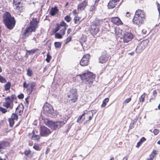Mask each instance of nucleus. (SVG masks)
Segmentation results:
<instances>
[{"label":"nucleus","instance_id":"obj_1","mask_svg":"<svg viewBox=\"0 0 160 160\" xmlns=\"http://www.w3.org/2000/svg\"><path fill=\"white\" fill-rule=\"evenodd\" d=\"M80 77L82 82L89 87L92 85L95 76L92 72L87 71V72L81 75Z\"/></svg>","mask_w":160,"mask_h":160},{"label":"nucleus","instance_id":"obj_2","mask_svg":"<svg viewBox=\"0 0 160 160\" xmlns=\"http://www.w3.org/2000/svg\"><path fill=\"white\" fill-rule=\"evenodd\" d=\"M3 20L5 26L9 29H12L14 27L15 24L14 18L10 13L7 12L5 13Z\"/></svg>","mask_w":160,"mask_h":160},{"label":"nucleus","instance_id":"obj_3","mask_svg":"<svg viewBox=\"0 0 160 160\" xmlns=\"http://www.w3.org/2000/svg\"><path fill=\"white\" fill-rule=\"evenodd\" d=\"M145 13L141 10L137 11L132 20L133 22L138 25H141L145 18Z\"/></svg>","mask_w":160,"mask_h":160},{"label":"nucleus","instance_id":"obj_4","mask_svg":"<svg viewBox=\"0 0 160 160\" xmlns=\"http://www.w3.org/2000/svg\"><path fill=\"white\" fill-rule=\"evenodd\" d=\"M37 24L38 22L36 20L33 19L31 22L29 26L25 30L22 34V38H26L28 36L29 33L34 31Z\"/></svg>","mask_w":160,"mask_h":160},{"label":"nucleus","instance_id":"obj_5","mask_svg":"<svg viewBox=\"0 0 160 160\" xmlns=\"http://www.w3.org/2000/svg\"><path fill=\"white\" fill-rule=\"evenodd\" d=\"M46 124L53 130H56L62 126L65 122L63 121H58L56 122L47 120Z\"/></svg>","mask_w":160,"mask_h":160},{"label":"nucleus","instance_id":"obj_6","mask_svg":"<svg viewBox=\"0 0 160 160\" xmlns=\"http://www.w3.org/2000/svg\"><path fill=\"white\" fill-rule=\"evenodd\" d=\"M43 114L46 116L52 117L54 113L52 107L47 103H46L43 106Z\"/></svg>","mask_w":160,"mask_h":160},{"label":"nucleus","instance_id":"obj_7","mask_svg":"<svg viewBox=\"0 0 160 160\" xmlns=\"http://www.w3.org/2000/svg\"><path fill=\"white\" fill-rule=\"evenodd\" d=\"M147 45V42L146 41L143 40L140 42L138 44L136 49L137 53L141 52L145 48Z\"/></svg>","mask_w":160,"mask_h":160},{"label":"nucleus","instance_id":"obj_8","mask_svg":"<svg viewBox=\"0 0 160 160\" xmlns=\"http://www.w3.org/2000/svg\"><path fill=\"white\" fill-rule=\"evenodd\" d=\"M100 22L102 21L100 20H97L96 21V24L91 26L90 32L93 35H95L98 32L99 30V28L98 26L100 25Z\"/></svg>","mask_w":160,"mask_h":160},{"label":"nucleus","instance_id":"obj_9","mask_svg":"<svg viewBox=\"0 0 160 160\" xmlns=\"http://www.w3.org/2000/svg\"><path fill=\"white\" fill-rule=\"evenodd\" d=\"M23 87L26 88L27 90L30 92H32V90L35 86V83L33 82H30L28 83H27L26 82H24L23 83Z\"/></svg>","mask_w":160,"mask_h":160},{"label":"nucleus","instance_id":"obj_10","mask_svg":"<svg viewBox=\"0 0 160 160\" xmlns=\"http://www.w3.org/2000/svg\"><path fill=\"white\" fill-rule=\"evenodd\" d=\"M40 131V134L42 136L47 137L51 133L50 130L45 126L41 127Z\"/></svg>","mask_w":160,"mask_h":160},{"label":"nucleus","instance_id":"obj_11","mask_svg":"<svg viewBox=\"0 0 160 160\" xmlns=\"http://www.w3.org/2000/svg\"><path fill=\"white\" fill-rule=\"evenodd\" d=\"M68 100L70 103L75 102L78 99L77 94L75 92L74 93L70 92L68 93Z\"/></svg>","mask_w":160,"mask_h":160},{"label":"nucleus","instance_id":"obj_12","mask_svg":"<svg viewBox=\"0 0 160 160\" xmlns=\"http://www.w3.org/2000/svg\"><path fill=\"white\" fill-rule=\"evenodd\" d=\"M90 56L89 54L85 55L80 62V64L82 66L87 65L89 63V60Z\"/></svg>","mask_w":160,"mask_h":160},{"label":"nucleus","instance_id":"obj_13","mask_svg":"<svg viewBox=\"0 0 160 160\" xmlns=\"http://www.w3.org/2000/svg\"><path fill=\"white\" fill-rule=\"evenodd\" d=\"M133 38V34L129 32H126L123 36V41L126 42H128L131 41Z\"/></svg>","mask_w":160,"mask_h":160},{"label":"nucleus","instance_id":"obj_14","mask_svg":"<svg viewBox=\"0 0 160 160\" xmlns=\"http://www.w3.org/2000/svg\"><path fill=\"white\" fill-rule=\"evenodd\" d=\"M109 58L108 55L106 54V52H103L99 58V62L102 63H105L108 60Z\"/></svg>","mask_w":160,"mask_h":160},{"label":"nucleus","instance_id":"obj_15","mask_svg":"<svg viewBox=\"0 0 160 160\" xmlns=\"http://www.w3.org/2000/svg\"><path fill=\"white\" fill-rule=\"evenodd\" d=\"M60 25L61 26V28L60 29L59 33L62 35L65 34L66 27L68 26L67 24L63 21H62L60 23Z\"/></svg>","mask_w":160,"mask_h":160},{"label":"nucleus","instance_id":"obj_16","mask_svg":"<svg viewBox=\"0 0 160 160\" xmlns=\"http://www.w3.org/2000/svg\"><path fill=\"white\" fill-rule=\"evenodd\" d=\"M88 5V0H85L78 5V9L81 11L83 10Z\"/></svg>","mask_w":160,"mask_h":160},{"label":"nucleus","instance_id":"obj_17","mask_svg":"<svg viewBox=\"0 0 160 160\" xmlns=\"http://www.w3.org/2000/svg\"><path fill=\"white\" fill-rule=\"evenodd\" d=\"M3 106L7 108H10L12 109L13 107V101H8L4 102L3 103Z\"/></svg>","mask_w":160,"mask_h":160},{"label":"nucleus","instance_id":"obj_18","mask_svg":"<svg viewBox=\"0 0 160 160\" xmlns=\"http://www.w3.org/2000/svg\"><path fill=\"white\" fill-rule=\"evenodd\" d=\"M111 21L112 23L118 25H120L122 23V22L120 19L117 17L112 18Z\"/></svg>","mask_w":160,"mask_h":160},{"label":"nucleus","instance_id":"obj_19","mask_svg":"<svg viewBox=\"0 0 160 160\" xmlns=\"http://www.w3.org/2000/svg\"><path fill=\"white\" fill-rule=\"evenodd\" d=\"M158 151L155 150H153L151 154L150 155L149 158H148L147 160H153L154 158L157 154Z\"/></svg>","mask_w":160,"mask_h":160},{"label":"nucleus","instance_id":"obj_20","mask_svg":"<svg viewBox=\"0 0 160 160\" xmlns=\"http://www.w3.org/2000/svg\"><path fill=\"white\" fill-rule=\"evenodd\" d=\"M116 5V2L113 0L109 1L108 4V7L109 9H112L114 8Z\"/></svg>","mask_w":160,"mask_h":160},{"label":"nucleus","instance_id":"obj_21","mask_svg":"<svg viewBox=\"0 0 160 160\" xmlns=\"http://www.w3.org/2000/svg\"><path fill=\"white\" fill-rule=\"evenodd\" d=\"M122 33V30L117 28H115V33L117 36L119 37Z\"/></svg>","mask_w":160,"mask_h":160},{"label":"nucleus","instance_id":"obj_22","mask_svg":"<svg viewBox=\"0 0 160 160\" xmlns=\"http://www.w3.org/2000/svg\"><path fill=\"white\" fill-rule=\"evenodd\" d=\"M58 11V10L57 7L52 8L50 11V14L52 16H53L55 15Z\"/></svg>","mask_w":160,"mask_h":160},{"label":"nucleus","instance_id":"obj_23","mask_svg":"<svg viewBox=\"0 0 160 160\" xmlns=\"http://www.w3.org/2000/svg\"><path fill=\"white\" fill-rule=\"evenodd\" d=\"M80 19V17L76 16H75L73 19L74 23L77 25L79 24L81 22Z\"/></svg>","mask_w":160,"mask_h":160},{"label":"nucleus","instance_id":"obj_24","mask_svg":"<svg viewBox=\"0 0 160 160\" xmlns=\"http://www.w3.org/2000/svg\"><path fill=\"white\" fill-rule=\"evenodd\" d=\"M93 111H90L86 114L87 116L88 117V120L89 121L92 119L93 115Z\"/></svg>","mask_w":160,"mask_h":160},{"label":"nucleus","instance_id":"obj_25","mask_svg":"<svg viewBox=\"0 0 160 160\" xmlns=\"http://www.w3.org/2000/svg\"><path fill=\"white\" fill-rule=\"evenodd\" d=\"M23 107V106H22V107H21L20 106H19L16 108V112L17 113H18L19 115H20L22 112Z\"/></svg>","mask_w":160,"mask_h":160},{"label":"nucleus","instance_id":"obj_26","mask_svg":"<svg viewBox=\"0 0 160 160\" xmlns=\"http://www.w3.org/2000/svg\"><path fill=\"white\" fill-rule=\"evenodd\" d=\"M32 138L35 140H38L40 138V136L38 134H36L35 131H34V132L32 136Z\"/></svg>","mask_w":160,"mask_h":160},{"label":"nucleus","instance_id":"obj_27","mask_svg":"<svg viewBox=\"0 0 160 160\" xmlns=\"http://www.w3.org/2000/svg\"><path fill=\"white\" fill-rule=\"evenodd\" d=\"M146 139L145 138L143 137L142 138L140 141L137 143L136 147L138 148H139L142 142L146 141Z\"/></svg>","mask_w":160,"mask_h":160},{"label":"nucleus","instance_id":"obj_28","mask_svg":"<svg viewBox=\"0 0 160 160\" xmlns=\"http://www.w3.org/2000/svg\"><path fill=\"white\" fill-rule=\"evenodd\" d=\"M11 84L10 82H7L4 86V90L5 91L9 90L11 87Z\"/></svg>","mask_w":160,"mask_h":160},{"label":"nucleus","instance_id":"obj_29","mask_svg":"<svg viewBox=\"0 0 160 160\" xmlns=\"http://www.w3.org/2000/svg\"><path fill=\"white\" fill-rule=\"evenodd\" d=\"M24 153L26 156L30 158H32L31 152L29 150L25 151Z\"/></svg>","mask_w":160,"mask_h":160},{"label":"nucleus","instance_id":"obj_30","mask_svg":"<svg viewBox=\"0 0 160 160\" xmlns=\"http://www.w3.org/2000/svg\"><path fill=\"white\" fill-rule=\"evenodd\" d=\"M61 26L60 25V23L59 24H57L55 26V28L53 30V32H56L59 30L61 29Z\"/></svg>","mask_w":160,"mask_h":160},{"label":"nucleus","instance_id":"obj_31","mask_svg":"<svg viewBox=\"0 0 160 160\" xmlns=\"http://www.w3.org/2000/svg\"><path fill=\"white\" fill-rule=\"evenodd\" d=\"M109 101V99L108 98H105L102 101V103L101 105V106L102 107H105L107 103Z\"/></svg>","mask_w":160,"mask_h":160},{"label":"nucleus","instance_id":"obj_32","mask_svg":"<svg viewBox=\"0 0 160 160\" xmlns=\"http://www.w3.org/2000/svg\"><path fill=\"white\" fill-rule=\"evenodd\" d=\"M21 0H13V6L20 5H21Z\"/></svg>","mask_w":160,"mask_h":160},{"label":"nucleus","instance_id":"obj_33","mask_svg":"<svg viewBox=\"0 0 160 160\" xmlns=\"http://www.w3.org/2000/svg\"><path fill=\"white\" fill-rule=\"evenodd\" d=\"M14 7H15V9L18 12L20 11L22 9V6L21 4L20 5L15 6H14Z\"/></svg>","mask_w":160,"mask_h":160},{"label":"nucleus","instance_id":"obj_34","mask_svg":"<svg viewBox=\"0 0 160 160\" xmlns=\"http://www.w3.org/2000/svg\"><path fill=\"white\" fill-rule=\"evenodd\" d=\"M10 118L13 120H17L18 119V116L16 114L13 113L12 114L11 118Z\"/></svg>","mask_w":160,"mask_h":160},{"label":"nucleus","instance_id":"obj_35","mask_svg":"<svg viewBox=\"0 0 160 160\" xmlns=\"http://www.w3.org/2000/svg\"><path fill=\"white\" fill-rule=\"evenodd\" d=\"M33 74V72L32 70L28 68L27 70V75L29 77L31 76Z\"/></svg>","mask_w":160,"mask_h":160},{"label":"nucleus","instance_id":"obj_36","mask_svg":"<svg viewBox=\"0 0 160 160\" xmlns=\"http://www.w3.org/2000/svg\"><path fill=\"white\" fill-rule=\"evenodd\" d=\"M14 120H12V119H11L10 118H8V121L9 122V125L11 127L13 126L14 123Z\"/></svg>","mask_w":160,"mask_h":160},{"label":"nucleus","instance_id":"obj_37","mask_svg":"<svg viewBox=\"0 0 160 160\" xmlns=\"http://www.w3.org/2000/svg\"><path fill=\"white\" fill-rule=\"evenodd\" d=\"M85 113H83L82 115L79 116L78 118V119L77 121V122L78 123H81V120L82 118V117L85 115Z\"/></svg>","mask_w":160,"mask_h":160},{"label":"nucleus","instance_id":"obj_38","mask_svg":"<svg viewBox=\"0 0 160 160\" xmlns=\"http://www.w3.org/2000/svg\"><path fill=\"white\" fill-rule=\"evenodd\" d=\"M55 38L61 39L62 38V35L59 33H56L55 35Z\"/></svg>","mask_w":160,"mask_h":160},{"label":"nucleus","instance_id":"obj_39","mask_svg":"<svg viewBox=\"0 0 160 160\" xmlns=\"http://www.w3.org/2000/svg\"><path fill=\"white\" fill-rule=\"evenodd\" d=\"M145 97V93H144L139 98V101L140 102H143L144 100Z\"/></svg>","mask_w":160,"mask_h":160},{"label":"nucleus","instance_id":"obj_40","mask_svg":"<svg viewBox=\"0 0 160 160\" xmlns=\"http://www.w3.org/2000/svg\"><path fill=\"white\" fill-rule=\"evenodd\" d=\"M36 50L32 49L30 51L27 50L26 54L28 55L30 54H33L34 53L36 52Z\"/></svg>","mask_w":160,"mask_h":160},{"label":"nucleus","instance_id":"obj_41","mask_svg":"<svg viewBox=\"0 0 160 160\" xmlns=\"http://www.w3.org/2000/svg\"><path fill=\"white\" fill-rule=\"evenodd\" d=\"M51 58V57L50 56L49 54V52L48 53L47 55V58L46 59V60L48 62H50V60Z\"/></svg>","mask_w":160,"mask_h":160},{"label":"nucleus","instance_id":"obj_42","mask_svg":"<svg viewBox=\"0 0 160 160\" xmlns=\"http://www.w3.org/2000/svg\"><path fill=\"white\" fill-rule=\"evenodd\" d=\"M61 43L59 42H54V45L56 48H59L61 46Z\"/></svg>","mask_w":160,"mask_h":160},{"label":"nucleus","instance_id":"obj_43","mask_svg":"<svg viewBox=\"0 0 160 160\" xmlns=\"http://www.w3.org/2000/svg\"><path fill=\"white\" fill-rule=\"evenodd\" d=\"M6 79L0 75V82L1 83H5L6 82Z\"/></svg>","mask_w":160,"mask_h":160},{"label":"nucleus","instance_id":"obj_44","mask_svg":"<svg viewBox=\"0 0 160 160\" xmlns=\"http://www.w3.org/2000/svg\"><path fill=\"white\" fill-rule=\"evenodd\" d=\"M64 19L68 22H69L71 20V17L69 15H68L66 16Z\"/></svg>","mask_w":160,"mask_h":160},{"label":"nucleus","instance_id":"obj_45","mask_svg":"<svg viewBox=\"0 0 160 160\" xmlns=\"http://www.w3.org/2000/svg\"><path fill=\"white\" fill-rule=\"evenodd\" d=\"M0 111L2 112L3 113H5L7 111V110L5 108H2V107H0Z\"/></svg>","mask_w":160,"mask_h":160},{"label":"nucleus","instance_id":"obj_46","mask_svg":"<svg viewBox=\"0 0 160 160\" xmlns=\"http://www.w3.org/2000/svg\"><path fill=\"white\" fill-rule=\"evenodd\" d=\"M33 148L36 150L39 151L40 150L39 146L37 144L34 145L33 146Z\"/></svg>","mask_w":160,"mask_h":160},{"label":"nucleus","instance_id":"obj_47","mask_svg":"<svg viewBox=\"0 0 160 160\" xmlns=\"http://www.w3.org/2000/svg\"><path fill=\"white\" fill-rule=\"evenodd\" d=\"M159 132V131L158 129H154V130L153 131V133L155 135H157Z\"/></svg>","mask_w":160,"mask_h":160},{"label":"nucleus","instance_id":"obj_48","mask_svg":"<svg viewBox=\"0 0 160 160\" xmlns=\"http://www.w3.org/2000/svg\"><path fill=\"white\" fill-rule=\"evenodd\" d=\"M72 39V37L70 36L66 40V42H65V44H66L68 43V42H70Z\"/></svg>","mask_w":160,"mask_h":160},{"label":"nucleus","instance_id":"obj_49","mask_svg":"<svg viewBox=\"0 0 160 160\" xmlns=\"http://www.w3.org/2000/svg\"><path fill=\"white\" fill-rule=\"evenodd\" d=\"M95 9V7L94 5L90 7L89 8V11H94Z\"/></svg>","mask_w":160,"mask_h":160},{"label":"nucleus","instance_id":"obj_50","mask_svg":"<svg viewBox=\"0 0 160 160\" xmlns=\"http://www.w3.org/2000/svg\"><path fill=\"white\" fill-rule=\"evenodd\" d=\"M131 98H128L124 101V103H128L131 101Z\"/></svg>","mask_w":160,"mask_h":160},{"label":"nucleus","instance_id":"obj_51","mask_svg":"<svg viewBox=\"0 0 160 160\" xmlns=\"http://www.w3.org/2000/svg\"><path fill=\"white\" fill-rule=\"evenodd\" d=\"M72 13L74 15H76L78 14V12L76 10L74 9L73 10L72 12Z\"/></svg>","mask_w":160,"mask_h":160},{"label":"nucleus","instance_id":"obj_52","mask_svg":"<svg viewBox=\"0 0 160 160\" xmlns=\"http://www.w3.org/2000/svg\"><path fill=\"white\" fill-rule=\"evenodd\" d=\"M142 32L144 34H147V31L146 29H143L142 30Z\"/></svg>","mask_w":160,"mask_h":160},{"label":"nucleus","instance_id":"obj_53","mask_svg":"<svg viewBox=\"0 0 160 160\" xmlns=\"http://www.w3.org/2000/svg\"><path fill=\"white\" fill-rule=\"evenodd\" d=\"M18 97L19 99H22L23 98H24V95L22 94H21L20 95H18Z\"/></svg>","mask_w":160,"mask_h":160},{"label":"nucleus","instance_id":"obj_54","mask_svg":"<svg viewBox=\"0 0 160 160\" xmlns=\"http://www.w3.org/2000/svg\"><path fill=\"white\" fill-rule=\"evenodd\" d=\"M156 4L158 8V10L160 9V4L157 2H156Z\"/></svg>","mask_w":160,"mask_h":160},{"label":"nucleus","instance_id":"obj_55","mask_svg":"<svg viewBox=\"0 0 160 160\" xmlns=\"http://www.w3.org/2000/svg\"><path fill=\"white\" fill-rule=\"evenodd\" d=\"M157 94V92L156 90H153V95L154 96H155Z\"/></svg>","mask_w":160,"mask_h":160},{"label":"nucleus","instance_id":"obj_56","mask_svg":"<svg viewBox=\"0 0 160 160\" xmlns=\"http://www.w3.org/2000/svg\"><path fill=\"white\" fill-rule=\"evenodd\" d=\"M71 32V30L69 28L67 31V33L68 34H69Z\"/></svg>","mask_w":160,"mask_h":160},{"label":"nucleus","instance_id":"obj_57","mask_svg":"<svg viewBox=\"0 0 160 160\" xmlns=\"http://www.w3.org/2000/svg\"><path fill=\"white\" fill-rule=\"evenodd\" d=\"M5 99H6V100H9V101H10V97H7V98H5Z\"/></svg>","mask_w":160,"mask_h":160},{"label":"nucleus","instance_id":"obj_58","mask_svg":"<svg viewBox=\"0 0 160 160\" xmlns=\"http://www.w3.org/2000/svg\"><path fill=\"white\" fill-rule=\"evenodd\" d=\"M123 160H127V158L126 157H125L123 158Z\"/></svg>","mask_w":160,"mask_h":160},{"label":"nucleus","instance_id":"obj_59","mask_svg":"<svg viewBox=\"0 0 160 160\" xmlns=\"http://www.w3.org/2000/svg\"><path fill=\"white\" fill-rule=\"evenodd\" d=\"M47 70V68L44 67L43 68V72H44Z\"/></svg>","mask_w":160,"mask_h":160},{"label":"nucleus","instance_id":"obj_60","mask_svg":"<svg viewBox=\"0 0 160 160\" xmlns=\"http://www.w3.org/2000/svg\"><path fill=\"white\" fill-rule=\"evenodd\" d=\"M113 0L117 3V2H119L120 0Z\"/></svg>","mask_w":160,"mask_h":160},{"label":"nucleus","instance_id":"obj_61","mask_svg":"<svg viewBox=\"0 0 160 160\" xmlns=\"http://www.w3.org/2000/svg\"><path fill=\"white\" fill-rule=\"evenodd\" d=\"M110 160H114V158L113 157H112L111 158Z\"/></svg>","mask_w":160,"mask_h":160},{"label":"nucleus","instance_id":"obj_62","mask_svg":"<svg viewBox=\"0 0 160 160\" xmlns=\"http://www.w3.org/2000/svg\"><path fill=\"white\" fill-rule=\"evenodd\" d=\"M158 11L159 13V16L160 17V9L158 10Z\"/></svg>","mask_w":160,"mask_h":160},{"label":"nucleus","instance_id":"obj_63","mask_svg":"<svg viewBox=\"0 0 160 160\" xmlns=\"http://www.w3.org/2000/svg\"><path fill=\"white\" fill-rule=\"evenodd\" d=\"M157 143H158V144H160V140L158 141V142Z\"/></svg>","mask_w":160,"mask_h":160},{"label":"nucleus","instance_id":"obj_64","mask_svg":"<svg viewBox=\"0 0 160 160\" xmlns=\"http://www.w3.org/2000/svg\"><path fill=\"white\" fill-rule=\"evenodd\" d=\"M33 39L34 40L35 42H36V39H35V38H33Z\"/></svg>","mask_w":160,"mask_h":160}]
</instances>
